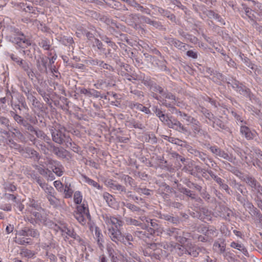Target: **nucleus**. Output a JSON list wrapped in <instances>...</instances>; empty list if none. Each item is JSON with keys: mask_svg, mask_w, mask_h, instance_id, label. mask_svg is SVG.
Masks as SVG:
<instances>
[{"mask_svg": "<svg viewBox=\"0 0 262 262\" xmlns=\"http://www.w3.org/2000/svg\"><path fill=\"white\" fill-rule=\"evenodd\" d=\"M141 82L143 83L144 85L148 87L149 88H150L151 86H152V84L154 82L150 77H145V75L144 74H142V78H141Z\"/></svg>", "mask_w": 262, "mask_h": 262, "instance_id": "48", "label": "nucleus"}, {"mask_svg": "<svg viewBox=\"0 0 262 262\" xmlns=\"http://www.w3.org/2000/svg\"><path fill=\"white\" fill-rule=\"evenodd\" d=\"M206 172H207L210 175L211 178L213 179L218 184L222 183V181L223 180L217 176L215 175L211 170L207 169L206 170Z\"/></svg>", "mask_w": 262, "mask_h": 262, "instance_id": "55", "label": "nucleus"}, {"mask_svg": "<svg viewBox=\"0 0 262 262\" xmlns=\"http://www.w3.org/2000/svg\"><path fill=\"white\" fill-rule=\"evenodd\" d=\"M177 249V254L179 256H185L186 255H187L188 252L187 243L185 245H178V247Z\"/></svg>", "mask_w": 262, "mask_h": 262, "instance_id": "38", "label": "nucleus"}, {"mask_svg": "<svg viewBox=\"0 0 262 262\" xmlns=\"http://www.w3.org/2000/svg\"><path fill=\"white\" fill-rule=\"evenodd\" d=\"M187 255L196 258L200 253L205 254L207 252L206 249L203 247H199L193 244L191 242L187 243Z\"/></svg>", "mask_w": 262, "mask_h": 262, "instance_id": "5", "label": "nucleus"}, {"mask_svg": "<svg viewBox=\"0 0 262 262\" xmlns=\"http://www.w3.org/2000/svg\"><path fill=\"white\" fill-rule=\"evenodd\" d=\"M149 89L152 92H159L161 95H162L164 92V89L161 86L157 84L155 82Z\"/></svg>", "mask_w": 262, "mask_h": 262, "instance_id": "54", "label": "nucleus"}, {"mask_svg": "<svg viewBox=\"0 0 262 262\" xmlns=\"http://www.w3.org/2000/svg\"><path fill=\"white\" fill-rule=\"evenodd\" d=\"M66 144L68 147H70L73 151L77 153L79 152V147L75 143L72 142L70 137V138H68V140Z\"/></svg>", "mask_w": 262, "mask_h": 262, "instance_id": "41", "label": "nucleus"}, {"mask_svg": "<svg viewBox=\"0 0 262 262\" xmlns=\"http://www.w3.org/2000/svg\"><path fill=\"white\" fill-rule=\"evenodd\" d=\"M243 181L251 188V190L255 192L261 184L252 176L247 174L245 176Z\"/></svg>", "mask_w": 262, "mask_h": 262, "instance_id": "9", "label": "nucleus"}, {"mask_svg": "<svg viewBox=\"0 0 262 262\" xmlns=\"http://www.w3.org/2000/svg\"><path fill=\"white\" fill-rule=\"evenodd\" d=\"M176 113L179 115L181 118V121L184 122H186V125L187 126H189L193 121L195 120L196 119L194 118L193 117L189 115L188 114H186L185 112H182L180 110H177L176 111ZM188 127V126H187Z\"/></svg>", "mask_w": 262, "mask_h": 262, "instance_id": "17", "label": "nucleus"}, {"mask_svg": "<svg viewBox=\"0 0 262 262\" xmlns=\"http://www.w3.org/2000/svg\"><path fill=\"white\" fill-rule=\"evenodd\" d=\"M166 233L169 236H172L175 239H176L179 234H181V233H182V231L180 229L172 227L167 229L166 230Z\"/></svg>", "mask_w": 262, "mask_h": 262, "instance_id": "30", "label": "nucleus"}, {"mask_svg": "<svg viewBox=\"0 0 262 262\" xmlns=\"http://www.w3.org/2000/svg\"><path fill=\"white\" fill-rule=\"evenodd\" d=\"M115 46V44L111 41L106 42V46L104 49V51H103L102 53L105 55L106 57L114 58L116 56L114 55V53L112 52V50L111 49V48L114 49V47Z\"/></svg>", "mask_w": 262, "mask_h": 262, "instance_id": "19", "label": "nucleus"}, {"mask_svg": "<svg viewBox=\"0 0 262 262\" xmlns=\"http://www.w3.org/2000/svg\"><path fill=\"white\" fill-rule=\"evenodd\" d=\"M50 204L54 208H57L60 205V200L55 196V194L51 196H46Z\"/></svg>", "mask_w": 262, "mask_h": 262, "instance_id": "37", "label": "nucleus"}, {"mask_svg": "<svg viewBox=\"0 0 262 262\" xmlns=\"http://www.w3.org/2000/svg\"><path fill=\"white\" fill-rule=\"evenodd\" d=\"M221 210L224 213H223L221 216L224 218L226 220H229L230 217L232 213V211L226 207H223Z\"/></svg>", "mask_w": 262, "mask_h": 262, "instance_id": "45", "label": "nucleus"}, {"mask_svg": "<svg viewBox=\"0 0 262 262\" xmlns=\"http://www.w3.org/2000/svg\"><path fill=\"white\" fill-rule=\"evenodd\" d=\"M52 165L51 168L53 171L58 176H61L63 173V166L57 161H53L50 163Z\"/></svg>", "mask_w": 262, "mask_h": 262, "instance_id": "16", "label": "nucleus"}, {"mask_svg": "<svg viewBox=\"0 0 262 262\" xmlns=\"http://www.w3.org/2000/svg\"><path fill=\"white\" fill-rule=\"evenodd\" d=\"M162 96V104L167 108H170L172 111H176L177 109L173 105L176 103V96L171 93L164 92Z\"/></svg>", "mask_w": 262, "mask_h": 262, "instance_id": "4", "label": "nucleus"}, {"mask_svg": "<svg viewBox=\"0 0 262 262\" xmlns=\"http://www.w3.org/2000/svg\"><path fill=\"white\" fill-rule=\"evenodd\" d=\"M95 234L97 237V244L99 248L102 250L104 248L103 245V243L104 242L103 239V235L97 227L95 229Z\"/></svg>", "mask_w": 262, "mask_h": 262, "instance_id": "34", "label": "nucleus"}, {"mask_svg": "<svg viewBox=\"0 0 262 262\" xmlns=\"http://www.w3.org/2000/svg\"><path fill=\"white\" fill-rule=\"evenodd\" d=\"M135 191L139 193H143L146 195H150V190L145 188H140L138 187L137 186H135V188L134 189Z\"/></svg>", "mask_w": 262, "mask_h": 262, "instance_id": "56", "label": "nucleus"}, {"mask_svg": "<svg viewBox=\"0 0 262 262\" xmlns=\"http://www.w3.org/2000/svg\"><path fill=\"white\" fill-rule=\"evenodd\" d=\"M134 235L143 239L146 238H150V234L147 232L146 230H139L137 229L134 232Z\"/></svg>", "mask_w": 262, "mask_h": 262, "instance_id": "40", "label": "nucleus"}, {"mask_svg": "<svg viewBox=\"0 0 262 262\" xmlns=\"http://www.w3.org/2000/svg\"><path fill=\"white\" fill-rule=\"evenodd\" d=\"M108 234L111 239L116 244H119V243H122L124 242V236L121 234L120 229H116L112 227L108 229Z\"/></svg>", "mask_w": 262, "mask_h": 262, "instance_id": "7", "label": "nucleus"}, {"mask_svg": "<svg viewBox=\"0 0 262 262\" xmlns=\"http://www.w3.org/2000/svg\"><path fill=\"white\" fill-rule=\"evenodd\" d=\"M62 42L65 46H71L74 43V40L72 37L63 36L62 39Z\"/></svg>", "mask_w": 262, "mask_h": 262, "instance_id": "64", "label": "nucleus"}, {"mask_svg": "<svg viewBox=\"0 0 262 262\" xmlns=\"http://www.w3.org/2000/svg\"><path fill=\"white\" fill-rule=\"evenodd\" d=\"M66 128L64 127H60L59 128H52L50 129L52 138L54 142L60 145L67 142L68 138L70 136L66 134Z\"/></svg>", "mask_w": 262, "mask_h": 262, "instance_id": "2", "label": "nucleus"}, {"mask_svg": "<svg viewBox=\"0 0 262 262\" xmlns=\"http://www.w3.org/2000/svg\"><path fill=\"white\" fill-rule=\"evenodd\" d=\"M158 244L156 243H151L148 245L146 248V251L149 252L150 254H152V251H157V253L160 254L159 251H161V249H158Z\"/></svg>", "mask_w": 262, "mask_h": 262, "instance_id": "52", "label": "nucleus"}, {"mask_svg": "<svg viewBox=\"0 0 262 262\" xmlns=\"http://www.w3.org/2000/svg\"><path fill=\"white\" fill-rule=\"evenodd\" d=\"M188 233H185L182 231L181 234H179L176 239L178 242L180 243V245H185L188 242V238L187 237Z\"/></svg>", "mask_w": 262, "mask_h": 262, "instance_id": "35", "label": "nucleus"}, {"mask_svg": "<svg viewBox=\"0 0 262 262\" xmlns=\"http://www.w3.org/2000/svg\"><path fill=\"white\" fill-rule=\"evenodd\" d=\"M49 58L47 57H40L36 60V67L38 71L41 73H47V63Z\"/></svg>", "mask_w": 262, "mask_h": 262, "instance_id": "13", "label": "nucleus"}, {"mask_svg": "<svg viewBox=\"0 0 262 262\" xmlns=\"http://www.w3.org/2000/svg\"><path fill=\"white\" fill-rule=\"evenodd\" d=\"M168 42L171 45L174 46L176 48L182 51H185L187 50L189 47V45L183 43L173 38H168Z\"/></svg>", "mask_w": 262, "mask_h": 262, "instance_id": "15", "label": "nucleus"}, {"mask_svg": "<svg viewBox=\"0 0 262 262\" xmlns=\"http://www.w3.org/2000/svg\"><path fill=\"white\" fill-rule=\"evenodd\" d=\"M240 132L247 140L253 139L255 136V134L253 133L248 127L243 125H241Z\"/></svg>", "mask_w": 262, "mask_h": 262, "instance_id": "22", "label": "nucleus"}, {"mask_svg": "<svg viewBox=\"0 0 262 262\" xmlns=\"http://www.w3.org/2000/svg\"><path fill=\"white\" fill-rule=\"evenodd\" d=\"M0 125L2 126L3 128H9L10 126V120L8 118L0 116Z\"/></svg>", "mask_w": 262, "mask_h": 262, "instance_id": "47", "label": "nucleus"}, {"mask_svg": "<svg viewBox=\"0 0 262 262\" xmlns=\"http://www.w3.org/2000/svg\"><path fill=\"white\" fill-rule=\"evenodd\" d=\"M124 181L125 182V185L129 186L131 187H134L135 188V186H137V185L135 183V180L130 177H129L128 175H126L124 178Z\"/></svg>", "mask_w": 262, "mask_h": 262, "instance_id": "53", "label": "nucleus"}, {"mask_svg": "<svg viewBox=\"0 0 262 262\" xmlns=\"http://www.w3.org/2000/svg\"><path fill=\"white\" fill-rule=\"evenodd\" d=\"M203 233L204 234L205 236H206L208 238H209L210 240L212 239L213 236H216V229L212 227V228H208L206 230V228H205L204 229L202 230Z\"/></svg>", "mask_w": 262, "mask_h": 262, "instance_id": "32", "label": "nucleus"}, {"mask_svg": "<svg viewBox=\"0 0 262 262\" xmlns=\"http://www.w3.org/2000/svg\"><path fill=\"white\" fill-rule=\"evenodd\" d=\"M159 217L173 224L177 225L180 223V219L178 216H173L168 214L161 213Z\"/></svg>", "mask_w": 262, "mask_h": 262, "instance_id": "20", "label": "nucleus"}, {"mask_svg": "<svg viewBox=\"0 0 262 262\" xmlns=\"http://www.w3.org/2000/svg\"><path fill=\"white\" fill-rule=\"evenodd\" d=\"M230 246L232 248L237 249V250L241 251L246 256H247L248 254L247 250L243 245L233 242L231 243Z\"/></svg>", "mask_w": 262, "mask_h": 262, "instance_id": "39", "label": "nucleus"}, {"mask_svg": "<svg viewBox=\"0 0 262 262\" xmlns=\"http://www.w3.org/2000/svg\"><path fill=\"white\" fill-rule=\"evenodd\" d=\"M94 46H96L98 49L102 53L103 51H104V49L106 46V43L105 44H103L102 42L100 41L97 38H95V41L94 42Z\"/></svg>", "mask_w": 262, "mask_h": 262, "instance_id": "50", "label": "nucleus"}, {"mask_svg": "<svg viewBox=\"0 0 262 262\" xmlns=\"http://www.w3.org/2000/svg\"><path fill=\"white\" fill-rule=\"evenodd\" d=\"M18 234L23 236H31L37 238L39 236L38 230L28 227H25L18 231Z\"/></svg>", "mask_w": 262, "mask_h": 262, "instance_id": "8", "label": "nucleus"}, {"mask_svg": "<svg viewBox=\"0 0 262 262\" xmlns=\"http://www.w3.org/2000/svg\"><path fill=\"white\" fill-rule=\"evenodd\" d=\"M76 209V212L79 213L80 214L85 215L89 220H91V215L89 212V208L85 206L84 204L77 206Z\"/></svg>", "mask_w": 262, "mask_h": 262, "instance_id": "28", "label": "nucleus"}, {"mask_svg": "<svg viewBox=\"0 0 262 262\" xmlns=\"http://www.w3.org/2000/svg\"><path fill=\"white\" fill-rule=\"evenodd\" d=\"M6 144L12 149H14L15 151L20 153L23 150V147L19 144L16 143L12 139H9L7 141Z\"/></svg>", "mask_w": 262, "mask_h": 262, "instance_id": "27", "label": "nucleus"}, {"mask_svg": "<svg viewBox=\"0 0 262 262\" xmlns=\"http://www.w3.org/2000/svg\"><path fill=\"white\" fill-rule=\"evenodd\" d=\"M50 147L52 149H51V151L53 152L57 157L62 158H65L66 157V150H63L62 148L55 146L53 144L50 145Z\"/></svg>", "mask_w": 262, "mask_h": 262, "instance_id": "23", "label": "nucleus"}, {"mask_svg": "<svg viewBox=\"0 0 262 262\" xmlns=\"http://www.w3.org/2000/svg\"><path fill=\"white\" fill-rule=\"evenodd\" d=\"M207 15L210 18H214L217 20L219 25H225L224 20L222 19L221 16L217 13H215L212 10H209L207 12Z\"/></svg>", "mask_w": 262, "mask_h": 262, "instance_id": "29", "label": "nucleus"}, {"mask_svg": "<svg viewBox=\"0 0 262 262\" xmlns=\"http://www.w3.org/2000/svg\"><path fill=\"white\" fill-rule=\"evenodd\" d=\"M20 254L22 257L30 258L33 257V256L35 255V253L33 251L30 250L25 248H22L21 249Z\"/></svg>", "mask_w": 262, "mask_h": 262, "instance_id": "44", "label": "nucleus"}, {"mask_svg": "<svg viewBox=\"0 0 262 262\" xmlns=\"http://www.w3.org/2000/svg\"><path fill=\"white\" fill-rule=\"evenodd\" d=\"M124 206L129 209L133 212H139L141 210L140 207L129 203H122Z\"/></svg>", "mask_w": 262, "mask_h": 262, "instance_id": "51", "label": "nucleus"}, {"mask_svg": "<svg viewBox=\"0 0 262 262\" xmlns=\"http://www.w3.org/2000/svg\"><path fill=\"white\" fill-rule=\"evenodd\" d=\"M71 184L67 183L64 189V198H71L73 193V190L70 188Z\"/></svg>", "mask_w": 262, "mask_h": 262, "instance_id": "49", "label": "nucleus"}, {"mask_svg": "<svg viewBox=\"0 0 262 262\" xmlns=\"http://www.w3.org/2000/svg\"><path fill=\"white\" fill-rule=\"evenodd\" d=\"M209 149L211 152L220 158H222L228 161L231 162V158L230 157L228 153L226 152L224 150L221 148L218 147L216 146H212L209 147Z\"/></svg>", "mask_w": 262, "mask_h": 262, "instance_id": "10", "label": "nucleus"}, {"mask_svg": "<svg viewBox=\"0 0 262 262\" xmlns=\"http://www.w3.org/2000/svg\"><path fill=\"white\" fill-rule=\"evenodd\" d=\"M84 178L85 179V182L89 185H92L93 186L98 188V189H100L102 188V186H101L98 183L90 179L88 177L84 176Z\"/></svg>", "mask_w": 262, "mask_h": 262, "instance_id": "57", "label": "nucleus"}, {"mask_svg": "<svg viewBox=\"0 0 262 262\" xmlns=\"http://www.w3.org/2000/svg\"><path fill=\"white\" fill-rule=\"evenodd\" d=\"M236 91L241 95L249 98L250 100L255 99L254 95L251 92L249 89L247 88L245 86L241 85L240 88H238V90Z\"/></svg>", "mask_w": 262, "mask_h": 262, "instance_id": "21", "label": "nucleus"}, {"mask_svg": "<svg viewBox=\"0 0 262 262\" xmlns=\"http://www.w3.org/2000/svg\"><path fill=\"white\" fill-rule=\"evenodd\" d=\"M103 198L107 202L110 206H112L115 203V200L113 195L108 192H104L103 193Z\"/></svg>", "mask_w": 262, "mask_h": 262, "instance_id": "42", "label": "nucleus"}, {"mask_svg": "<svg viewBox=\"0 0 262 262\" xmlns=\"http://www.w3.org/2000/svg\"><path fill=\"white\" fill-rule=\"evenodd\" d=\"M104 221L106 224L114 225V227H113L116 229H120L124 224V222L122 221L114 216L106 215L104 218Z\"/></svg>", "mask_w": 262, "mask_h": 262, "instance_id": "11", "label": "nucleus"}, {"mask_svg": "<svg viewBox=\"0 0 262 262\" xmlns=\"http://www.w3.org/2000/svg\"><path fill=\"white\" fill-rule=\"evenodd\" d=\"M158 11L162 15L168 17L171 21H174L176 20V16H174V15L168 11L164 10L160 7L158 8Z\"/></svg>", "mask_w": 262, "mask_h": 262, "instance_id": "36", "label": "nucleus"}, {"mask_svg": "<svg viewBox=\"0 0 262 262\" xmlns=\"http://www.w3.org/2000/svg\"><path fill=\"white\" fill-rule=\"evenodd\" d=\"M20 154L24 157L32 159L34 161H38L40 158L39 152L30 147H23V150L21 151Z\"/></svg>", "mask_w": 262, "mask_h": 262, "instance_id": "6", "label": "nucleus"}, {"mask_svg": "<svg viewBox=\"0 0 262 262\" xmlns=\"http://www.w3.org/2000/svg\"><path fill=\"white\" fill-rule=\"evenodd\" d=\"M202 113L205 116V117L207 118L210 121L212 122L214 119L215 118V116L213 114L210 112L208 110L206 109H204L202 111Z\"/></svg>", "mask_w": 262, "mask_h": 262, "instance_id": "60", "label": "nucleus"}, {"mask_svg": "<svg viewBox=\"0 0 262 262\" xmlns=\"http://www.w3.org/2000/svg\"><path fill=\"white\" fill-rule=\"evenodd\" d=\"M107 186L113 190H118L120 191V193H126V189L125 187L119 184L116 181L110 179L106 181Z\"/></svg>", "mask_w": 262, "mask_h": 262, "instance_id": "14", "label": "nucleus"}, {"mask_svg": "<svg viewBox=\"0 0 262 262\" xmlns=\"http://www.w3.org/2000/svg\"><path fill=\"white\" fill-rule=\"evenodd\" d=\"M125 221L127 225L140 226L142 229H145L147 227L146 224L131 217H125Z\"/></svg>", "mask_w": 262, "mask_h": 262, "instance_id": "26", "label": "nucleus"}, {"mask_svg": "<svg viewBox=\"0 0 262 262\" xmlns=\"http://www.w3.org/2000/svg\"><path fill=\"white\" fill-rule=\"evenodd\" d=\"M82 200V196L79 191H76L74 194V201L75 204H80Z\"/></svg>", "mask_w": 262, "mask_h": 262, "instance_id": "59", "label": "nucleus"}, {"mask_svg": "<svg viewBox=\"0 0 262 262\" xmlns=\"http://www.w3.org/2000/svg\"><path fill=\"white\" fill-rule=\"evenodd\" d=\"M195 160L199 162H204L206 165L210 167L209 164L208 163V161H210L211 163H212V161H211L210 159H209L207 157V155L202 152L199 151L196 156L195 157Z\"/></svg>", "mask_w": 262, "mask_h": 262, "instance_id": "24", "label": "nucleus"}, {"mask_svg": "<svg viewBox=\"0 0 262 262\" xmlns=\"http://www.w3.org/2000/svg\"><path fill=\"white\" fill-rule=\"evenodd\" d=\"M141 19L144 23L150 25L156 28L162 27L161 23L159 21L153 20L148 17L143 16L141 17Z\"/></svg>", "mask_w": 262, "mask_h": 262, "instance_id": "33", "label": "nucleus"}, {"mask_svg": "<svg viewBox=\"0 0 262 262\" xmlns=\"http://www.w3.org/2000/svg\"><path fill=\"white\" fill-rule=\"evenodd\" d=\"M10 115L17 124L23 118L17 114L16 110L10 111Z\"/></svg>", "mask_w": 262, "mask_h": 262, "instance_id": "58", "label": "nucleus"}, {"mask_svg": "<svg viewBox=\"0 0 262 262\" xmlns=\"http://www.w3.org/2000/svg\"><path fill=\"white\" fill-rule=\"evenodd\" d=\"M74 216L77 219V220L81 224L84 225L86 223V220L83 214H80L79 213L74 212Z\"/></svg>", "mask_w": 262, "mask_h": 262, "instance_id": "63", "label": "nucleus"}, {"mask_svg": "<svg viewBox=\"0 0 262 262\" xmlns=\"http://www.w3.org/2000/svg\"><path fill=\"white\" fill-rule=\"evenodd\" d=\"M128 126L130 128H139L143 129L145 128L144 125L139 122H137L135 120L133 119L128 122Z\"/></svg>", "mask_w": 262, "mask_h": 262, "instance_id": "46", "label": "nucleus"}, {"mask_svg": "<svg viewBox=\"0 0 262 262\" xmlns=\"http://www.w3.org/2000/svg\"><path fill=\"white\" fill-rule=\"evenodd\" d=\"M212 122V126L213 127H215V126H216L223 130L230 132V128L227 126L225 123L219 118L215 117Z\"/></svg>", "mask_w": 262, "mask_h": 262, "instance_id": "25", "label": "nucleus"}, {"mask_svg": "<svg viewBox=\"0 0 262 262\" xmlns=\"http://www.w3.org/2000/svg\"><path fill=\"white\" fill-rule=\"evenodd\" d=\"M13 31L16 35V36L12 38L13 43H15L21 48H26L31 45V41L30 38L26 36L19 29L14 28Z\"/></svg>", "mask_w": 262, "mask_h": 262, "instance_id": "3", "label": "nucleus"}, {"mask_svg": "<svg viewBox=\"0 0 262 262\" xmlns=\"http://www.w3.org/2000/svg\"><path fill=\"white\" fill-rule=\"evenodd\" d=\"M28 204L29 207L31 208V209H34V211H43V209L41 206L40 203H38L37 201H36L34 199L30 200ZM30 210L31 209H30Z\"/></svg>", "mask_w": 262, "mask_h": 262, "instance_id": "31", "label": "nucleus"}, {"mask_svg": "<svg viewBox=\"0 0 262 262\" xmlns=\"http://www.w3.org/2000/svg\"><path fill=\"white\" fill-rule=\"evenodd\" d=\"M179 190L181 193L190 197L191 199H195V194L192 193V191L185 187H181L179 188Z\"/></svg>", "mask_w": 262, "mask_h": 262, "instance_id": "43", "label": "nucleus"}, {"mask_svg": "<svg viewBox=\"0 0 262 262\" xmlns=\"http://www.w3.org/2000/svg\"><path fill=\"white\" fill-rule=\"evenodd\" d=\"M32 178L42 188H45L46 183L43 182V180L37 174H34Z\"/></svg>", "mask_w": 262, "mask_h": 262, "instance_id": "61", "label": "nucleus"}, {"mask_svg": "<svg viewBox=\"0 0 262 262\" xmlns=\"http://www.w3.org/2000/svg\"><path fill=\"white\" fill-rule=\"evenodd\" d=\"M159 119L165 125L184 135L189 136L192 132L189 127L185 126L180 121L174 118L172 116L169 117L164 113L159 118Z\"/></svg>", "mask_w": 262, "mask_h": 262, "instance_id": "1", "label": "nucleus"}, {"mask_svg": "<svg viewBox=\"0 0 262 262\" xmlns=\"http://www.w3.org/2000/svg\"><path fill=\"white\" fill-rule=\"evenodd\" d=\"M185 184L189 188H195V189H196L197 190H198L200 192L201 191L202 188V187L200 185H199L197 184L192 183L190 181H188L185 183Z\"/></svg>", "mask_w": 262, "mask_h": 262, "instance_id": "62", "label": "nucleus"}, {"mask_svg": "<svg viewBox=\"0 0 262 262\" xmlns=\"http://www.w3.org/2000/svg\"><path fill=\"white\" fill-rule=\"evenodd\" d=\"M31 214L34 217V220L36 221V224H46L47 216L45 214H41L40 211H34L33 209L30 210Z\"/></svg>", "mask_w": 262, "mask_h": 262, "instance_id": "12", "label": "nucleus"}, {"mask_svg": "<svg viewBox=\"0 0 262 262\" xmlns=\"http://www.w3.org/2000/svg\"><path fill=\"white\" fill-rule=\"evenodd\" d=\"M189 126H190L193 136L199 134H202L203 130L201 127V123L196 119L194 120Z\"/></svg>", "mask_w": 262, "mask_h": 262, "instance_id": "18", "label": "nucleus"}]
</instances>
